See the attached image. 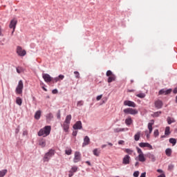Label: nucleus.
Returning <instances> with one entry per match:
<instances>
[{
	"instance_id": "nucleus-4",
	"label": "nucleus",
	"mask_w": 177,
	"mask_h": 177,
	"mask_svg": "<svg viewBox=\"0 0 177 177\" xmlns=\"http://www.w3.org/2000/svg\"><path fill=\"white\" fill-rule=\"evenodd\" d=\"M42 78L44 80L46 84H49V82H53V77H52V76L48 73H42Z\"/></svg>"
},
{
	"instance_id": "nucleus-15",
	"label": "nucleus",
	"mask_w": 177,
	"mask_h": 177,
	"mask_svg": "<svg viewBox=\"0 0 177 177\" xmlns=\"http://www.w3.org/2000/svg\"><path fill=\"white\" fill-rule=\"evenodd\" d=\"M91 143V139L89 136H86L84 138V142L82 143V147H85V146H88Z\"/></svg>"
},
{
	"instance_id": "nucleus-52",
	"label": "nucleus",
	"mask_w": 177,
	"mask_h": 177,
	"mask_svg": "<svg viewBox=\"0 0 177 177\" xmlns=\"http://www.w3.org/2000/svg\"><path fill=\"white\" fill-rule=\"evenodd\" d=\"M57 77L59 81H62V80H64V75H59L57 76Z\"/></svg>"
},
{
	"instance_id": "nucleus-41",
	"label": "nucleus",
	"mask_w": 177,
	"mask_h": 177,
	"mask_svg": "<svg viewBox=\"0 0 177 177\" xmlns=\"http://www.w3.org/2000/svg\"><path fill=\"white\" fill-rule=\"evenodd\" d=\"M24 86V84H23V80H19L18 85L17 86V88H21L23 89Z\"/></svg>"
},
{
	"instance_id": "nucleus-64",
	"label": "nucleus",
	"mask_w": 177,
	"mask_h": 177,
	"mask_svg": "<svg viewBox=\"0 0 177 177\" xmlns=\"http://www.w3.org/2000/svg\"><path fill=\"white\" fill-rule=\"evenodd\" d=\"M157 172H159V174H162V169H158L157 170Z\"/></svg>"
},
{
	"instance_id": "nucleus-19",
	"label": "nucleus",
	"mask_w": 177,
	"mask_h": 177,
	"mask_svg": "<svg viewBox=\"0 0 177 177\" xmlns=\"http://www.w3.org/2000/svg\"><path fill=\"white\" fill-rule=\"evenodd\" d=\"M147 157H148V158L151 160L152 162H156V156H154V154L151 153H148L147 154Z\"/></svg>"
},
{
	"instance_id": "nucleus-17",
	"label": "nucleus",
	"mask_w": 177,
	"mask_h": 177,
	"mask_svg": "<svg viewBox=\"0 0 177 177\" xmlns=\"http://www.w3.org/2000/svg\"><path fill=\"white\" fill-rule=\"evenodd\" d=\"M153 125H154V120H151V122L148 123V129L149 134L153 132Z\"/></svg>"
},
{
	"instance_id": "nucleus-5",
	"label": "nucleus",
	"mask_w": 177,
	"mask_h": 177,
	"mask_svg": "<svg viewBox=\"0 0 177 177\" xmlns=\"http://www.w3.org/2000/svg\"><path fill=\"white\" fill-rule=\"evenodd\" d=\"M171 93H172V88H162L158 91V95H171Z\"/></svg>"
},
{
	"instance_id": "nucleus-21",
	"label": "nucleus",
	"mask_w": 177,
	"mask_h": 177,
	"mask_svg": "<svg viewBox=\"0 0 177 177\" xmlns=\"http://www.w3.org/2000/svg\"><path fill=\"white\" fill-rule=\"evenodd\" d=\"M138 161L140 162H145L146 161V158L145 157V153L138 155Z\"/></svg>"
},
{
	"instance_id": "nucleus-49",
	"label": "nucleus",
	"mask_w": 177,
	"mask_h": 177,
	"mask_svg": "<svg viewBox=\"0 0 177 177\" xmlns=\"http://www.w3.org/2000/svg\"><path fill=\"white\" fill-rule=\"evenodd\" d=\"M23 136H27V135H28V131L27 130H26V129H23Z\"/></svg>"
},
{
	"instance_id": "nucleus-61",
	"label": "nucleus",
	"mask_w": 177,
	"mask_h": 177,
	"mask_svg": "<svg viewBox=\"0 0 177 177\" xmlns=\"http://www.w3.org/2000/svg\"><path fill=\"white\" fill-rule=\"evenodd\" d=\"M140 177H146V171L142 172Z\"/></svg>"
},
{
	"instance_id": "nucleus-44",
	"label": "nucleus",
	"mask_w": 177,
	"mask_h": 177,
	"mask_svg": "<svg viewBox=\"0 0 177 177\" xmlns=\"http://www.w3.org/2000/svg\"><path fill=\"white\" fill-rule=\"evenodd\" d=\"M158 135H160V132L158 131V129H155L153 131V136L155 138H157V136H158Z\"/></svg>"
},
{
	"instance_id": "nucleus-57",
	"label": "nucleus",
	"mask_w": 177,
	"mask_h": 177,
	"mask_svg": "<svg viewBox=\"0 0 177 177\" xmlns=\"http://www.w3.org/2000/svg\"><path fill=\"white\" fill-rule=\"evenodd\" d=\"M85 163L87 164V165H88V167H92V163H91V161L86 160L85 162Z\"/></svg>"
},
{
	"instance_id": "nucleus-2",
	"label": "nucleus",
	"mask_w": 177,
	"mask_h": 177,
	"mask_svg": "<svg viewBox=\"0 0 177 177\" xmlns=\"http://www.w3.org/2000/svg\"><path fill=\"white\" fill-rule=\"evenodd\" d=\"M55 153H56L55 149H49L48 151L44 154L43 158L44 162H49V160H50V158L55 156Z\"/></svg>"
},
{
	"instance_id": "nucleus-42",
	"label": "nucleus",
	"mask_w": 177,
	"mask_h": 177,
	"mask_svg": "<svg viewBox=\"0 0 177 177\" xmlns=\"http://www.w3.org/2000/svg\"><path fill=\"white\" fill-rule=\"evenodd\" d=\"M175 168V165H172V164H170L168 165V171H169L170 172L174 171V169Z\"/></svg>"
},
{
	"instance_id": "nucleus-10",
	"label": "nucleus",
	"mask_w": 177,
	"mask_h": 177,
	"mask_svg": "<svg viewBox=\"0 0 177 177\" xmlns=\"http://www.w3.org/2000/svg\"><path fill=\"white\" fill-rule=\"evenodd\" d=\"M131 163V156L129 155H125L122 158V164L124 165H128Z\"/></svg>"
},
{
	"instance_id": "nucleus-9",
	"label": "nucleus",
	"mask_w": 177,
	"mask_h": 177,
	"mask_svg": "<svg viewBox=\"0 0 177 177\" xmlns=\"http://www.w3.org/2000/svg\"><path fill=\"white\" fill-rule=\"evenodd\" d=\"M138 146H140V147H141L142 149L147 147L148 149H149V150H153V146L149 142H140L138 144Z\"/></svg>"
},
{
	"instance_id": "nucleus-14",
	"label": "nucleus",
	"mask_w": 177,
	"mask_h": 177,
	"mask_svg": "<svg viewBox=\"0 0 177 177\" xmlns=\"http://www.w3.org/2000/svg\"><path fill=\"white\" fill-rule=\"evenodd\" d=\"M156 109L160 110V109H162L163 103L161 100H158L154 103Z\"/></svg>"
},
{
	"instance_id": "nucleus-16",
	"label": "nucleus",
	"mask_w": 177,
	"mask_h": 177,
	"mask_svg": "<svg viewBox=\"0 0 177 177\" xmlns=\"http://www.w3.org/2000/svg\"><path fill=\"white\" fill-rule=\"evenodd\" d=\"M62 128H63V130L65 132H68V129H70V124L68 123H64L61 124Z\"/></svg>"
},
{
	"instance_id": "nucleus-51",
	"label": "nucleus",
	"mask_w": 177,
	"mask_h": 177,
	"mask_svg": "<svg viewBox=\"0 0 177 177\" xmlns=\"http://www.w3.org/2000/svg\"><path fill=\"white\" fill-rule=\"evenodd\" d=\"M75 77V78L79 79L80 78V72L78 71H74Z\"/></svg>"
},
{
	"instance_id": "nucleus-36",
	"label": "nucleus",
	"mask_w": 177,
	"mask_h": 177,
	"mask_svg": "<svg viewBox=\"0 0 177 177\" xmlns=\"http://www.w3.org/2000/svg\"><path fill=\"white\" fill-rule=\"evenodd\" d=\"M8 174V169H3L0 171V177H3Z\"/></svg>"
},
{
	"instance_id": "nucleus-50",
	"label": "nucleus",
	"mask_w": 177,
	"mask_h": 177,
	"mask_svg": "<svg viewBox=\"0 0 177 177\" xmlns=\"http://www.w3.org/2000/svg\"><path fill=\"white\" fill-rule=\"evenodd\" d=\"M52 93L53 95H57V93H59V91L57 90V88H55L52 90Z\"/></svg>"
},
{
	"instance_id": "nucleus-32",
	"label": "nucleus",
	"mask_w": 177,
	"mask_h": 177,
	"mask_svg": "<svg viewBox=\"0 0 177 177\" xmlns=\"http://www.w3.org/2000/svg\"><path fill=\"white\" fill-rule=\"evenodd\" d=\"M16 103L18 104V106H21L23 104V100L20 97H17L16 98Z\"/></svg>"
},
{
	"instance_id": "nucleus-47",
	"label": "nucleus",
	"mask_w": 177,
	"mask_h": 177,
	"mask_svg": "<svg viewBox=\"0 0 177 177\" xmlns=\"http://www.w3.org/2000/svg\"><path fill=\"white\" fill-rule=\"evenodd\" d=\"M57 120H60V118H62V115L60 113V109H59L57 112Z\"/></svg>"
},
{
	"instance_id": "nucleus-54",
	"label": "nucleus",
	"mask_w": 177,
	"mask_h": 177,
	"mask_svg": "<svg viewBox=\"0 0 177 177\" xmlns=\"http://www.w3.org/2000/svg\"><path fill=\"white\" fill-rule=\"evenodd\" d=\"M77 135H78V131H77V130L73 131L72 133V136H74L75 138L77 136Z\"/></svg>"
},
{
	"instance_id": "nucleus-23",
	"label": "nucleus",
	"mask_w": 177,
	"mask_h": 177,
	"mask_svg": "<svg viewBox=\"0 0 177 177\" xmlns=\"http://www.w3.org/2000/svg\"><path fill=\"white\" fill-rule=\"evenodd\" d=\"M165 154L167 157H171V156H172V149H171V148L166 149Z\"/></svg>"
},
{
	"instance_id": "nucleus-39",
	"label": "nucleus",
	"mask_w": 177,
	"mask_h": 177,
	"mask_svg": "<svg viewBox=\"0 0 177 177\" xmlns=\"http://www.w3.org/2000/svg\"><path fill=\"white\" fill-rule=\"evenodd\" d=\"M137 97H140V99H145V97H146V94L143 93H140L137 94Z\"/></svg>"
},
{
	"instance_id": "nucleus-22",
	"label": "nucleus",
	"mask_w": 177,
	"mask_h": 177,
	"mask_svg": "<svg viewBox=\"0 0 177 177\" xmlns=\"http://www.w3.org/2000/svg\"><path fill=\"white\" fill-rule=\"evenodd\" d=\"M116 78L117 77L115 76V75H113L112 76L108 77V83L111 84V82H113V81H115Z\"/></svg>"
},
{
	"instance_id": "nucleus-30",
	"label": "nucleus",
	"mask_w": 177,
	"mask_h": 177,
	"mask_svg": "<svg viewBox=\"0 0 177 177\" xmlns=\"http://www.w3.org/2000/svg\"><path fill=\"white\" fill-rule=\"evenodd\" d=\"M169 143H171V145H172V146H175V145H176V138H171L169 139Z\"/></svg>"
},
{
	"instance_id": "nucleus-28",
	"label": "nucleus",
	"mask_w": 177,
	"mask_h": 177,
	"mask_svg": "<svg viewBox=\"0 0 177 177\" xmlns=\"http://www.w3.org/2000/svg\"><path fill=\"white\" fill-rule=\"evenodd\" d=\"M167 122L169 125H171V124L175 122V119L174 118L168 116L167 118Z\"/></svg>"
},
{
	"instance_id": "nucleus-34",
	"label": "nucleus",
	"mask_w": 177,
	"mask_h": 177,
	"mask_svg": "<svg viewBox=\"0 0 177 177\" xmlns=\"http://www.w3.org/2000/svg\"><path fill=\"white\" fill-rule=\"evenodd\" d=\"M15 92L17 95H21V93H23V88L20 87H16Z\"/></svg>"
},
{
	"instance_id": "nucleus-58",
	"label": "nucleus",
	"mask_w": 177,
	"mask_h": 177,
	"mask_svg": "<svg viewBox=\"0 0 177 177\" xmlns=\"http://www.w3.org/2000/svg\"><path fill=\"white\" fill-rule=\"evenodd\" d=\"M124 143H125V141L120 140L118 142V145H124Z\"/></svg>"
},
{
	"instance_id": "nucleus-13",
	"label": "nucleus",
	"mask_w": 177,
	"mask_h": 177,
	"mask_svg": "<svg viewBox=\"0 0 177 177\" xmlns=\"http://www.w3.org/2000/svg\"><path fill=\"white\" fill-rule=\"evenodd\" d=\"M78 171V167L77 166H73L68 171V177L74 176V174Z\"/></svg>"
},
{
	"instance_id": "nucleus-53",
	"label": "nucleus",
	"mask_w": 177,
	"mask_h": 177,
	"mask_svg": "<svg viewBox=\"0 0 177 177\" xmlns=\"http://www.w3.org/2000/svg\"><path fill=\"white\" fill-rule=\"evenodd\" d=\"M77 106H84V101H82V100L78 101L77 103Z\"/></svg>"
},
{
	"instance_id": "nucleus-1",
	"label": "nucleus",
	"mask_w": 177,
	"mask_h": 177,
	"mask_svg": "<svg viewBox=\"0 0 177 177\" xmlns=\"http://www.w3.org/2000/svg\"><path fill=\"white\" fill-rule=\"evenodd\" d=\"M50 131H52V127L47 125L45 126L43 129H41L38 133L37 135L38 136H49L50 135Z\"/></svg>"
},
{
	"instance_id": "nucleus-35",
	"label": "nucleus",
	"mask_w": 177,
	"mask_h": 177,
	"mask_svg": "<svg viewBox=\"0 0 177 177\" xmlns=\"http://www.w3.org/2000/svg\"><path fill=\"white\" fill-rule=\"evenodd\" d=\"M93 154H94L95 157H99V156H100V151L97 149H95L93 150Z\"/></svg>"
},
{
	"instance_id": "nucleus-26",
	"label": "nucleus",
	"mask_w": 177,
	"mask_h": 177,
	"mask_svg": "<svg viewBox=\"0 0 177 177\" xmlns=\"http://www.w3.org/2000/svg\"><path fill=\"white\" fill-rule=\"evenodd\" d=\"M46 121L50 122L52 121V119L53 118V114L52 113H49L46 115Z\"/></svg>"
},
{
	"instance_id": "nucleus-27",
	"label": "nucleus",
	"mask_w": 177,
	"mask_h": 177,
	"mask_svg": "<svg viewBox=\"0 0 177 177\" xmlns=\"http://www.w3.org/2000/svg\"><path fill=\"white\" fill-rule=\"evenodd\" d=\"M133 122V120H132V118L131 117L127 118L125 120V124L126 125H131Z\"/></svg>"
},
{
	"instance_id": "nucleus-56",
	"label": "nucleus",
	"mask_w": 177,
	"mask_h": 177,
	"mask_svg": "<svg viewBox=\"0 0 177 177\" xmlns=\"http://www.w3.org/2000/svg\"><path fill=\"white\" fill-rule=\"evenodd\" d=\"M103 97V95H100L96 97V100L99 101Z\"/></svg>"
},
{
	"instance_id": "nucleus-6",
	"label": "nucleus",
	"mask_w": 177,
	"mask_h": 177,
	"mask_svg": "<svg viewBox=\"0 0 177 177\" xmlns=\"http://www.w3.org/2000/svg\"><path fill=\"white\" fill-rule=\"evenodd\" d=\"M17 53L18 56L23 57V56H26L27 53L26 52V50H23L21 46H18L17 47Z\"/></svg>"
},
{
	"instance_id": "nucleus-55",
	"label": "nucleus",
	"mask_w": 177,
	"mask_h": 177,
	"mask_svg": "<svg viewBox=\"0 0 177 177\" xmlns=\"http://www.w3.org/2000/svg\"><path fill=\"white\" fill-rule=\"evenodd\" d=\"M20 132V126H17V127L15 129V133L17 135Z\"/></svg>"
},
{
	"instance_id": "nucleus-45",
	"label": "nucleus",
	"mask_w": 177,
	"mask_h": 177,
	"mask_svg": "<svg viewBox=\"0 0 177 177\" xmlns=\"http://www.w3.org/2000/svg\"><path fill=\"white\" fill-rule=\"evenodd\" d=\"M136 150H137V153L139 154H144L143 151H142V149L140 148H139V147H136Z\"/></svg>"
},
{
	"instance_id": "nucleus-3",
	"label": "nucleus",
	"mask_w": 177,
	"mask_h": 177,
	"mask_svg": "<svg viewBox=\"0 0 177 177\" xmlns=\"http://www.w3.org/2000/svg\"><path fill=\"white\" fill-rule=\"evenodd\" d=\"M124 114H131V115H136L138 111V109H132V108H127L123 110Z\"/></svg>"
},
{
	"instance_id": "nucleus-11",
	"label": "nucleus",
	"mask_w": 177,
	"mask_h": 177,
	"mask_svg": "<svg viewBox=\"0 0 177 177\" xmlns=\"http://www.w3.org/2000/svg\"><path fill=\"white\" fill-rule=\"evenodd\" d=\"M80 161H81V153L80 151H75L73 162L77 163L80 162Z\"/></svg>"
},
{
	"instance_id": "nucleus-12",
	"label": "nucleus",
	"mask_w": 177,
	"mask_h": 177,
	"mask_svg": "<svg viewBox=\"0 0 177 177\" xmlns=\"http://www.w3.org/2000/svg\"><path fill=\"white\" fill-rule=\"evenodd\" d=\"M124 106H128V107H136V104L133 102V101L131 100H124Z\"/></svg>"
},
{
	"instance_id": "nucleus-33",
	"label": "nucleus",
	"mask_w": 177,
	"mask_h": 177,
	"mask_svg": "<svg viewBox=\"0 0 177 177\" xmlns=\"http://www.w3.org/2000/svg\"><path fill=\"white\" fill-rule=\"evenodd\" d=\"M162 112L159 111H156L155 113H153V114L151 115V117H153V118H157V117H159L160 114H162Z\"/></svg>"
},
{
	"instance_id": "nucleus-25",
	"label": "nucleus",
	"mask_w": 177,
	"mask_h": 177,
	"mask_svg": "<svg viewBox=\"0 0 177 177\" xmlns=\"http://www.w3.org/2000/svg\"><path fill=\"white\" fill-rule=\"evenodd\" d=\"M41 110H38L35 113V120H39L41 118Z\"/></svg>"
},
{
	"instance_id": "nucleus-38",
	"label": "nucleus",
	"mask_w": 177,
	"mask_h": 177,
	"mask_svg": "<svg viewBox=\"0 0 177 177\" xmlns=\"http://www.w3.org/2000/svg\"><path fill=\"white\" fill-rule=\"evenodd\" d=\"M72 153H73V149H68L65 150V154H66V156H71Z\"/></svg>"
},
{
	"instance_id": "nucleus-59",
	"label": "nucleus",
	"mask_w": 177,
	"mask_h": 177,
	"mask_svg": "<svg viewBox=\"0 0 177 177\" xmlns=\"http://www.w3.org/2000/svg\"><path fill=\"white\" fill-rule=\"evenodd\" d=\"M147 139H150V133H147V131H145Z\"/></svg>"
},
{
	"instance_id": "nucleus-62",
	"label": "nucleus",
	"mask_w": 177,
	"mask_h": 177,
	"mask_svg": "<svg viewBox=\"0 0 177 177\" xmlns=\"http://www.w3.org/2000/svg\"><path fill=\"white\" fill-rule=\"evenodd\" d=\"M173 93L176 94L177 93V87H175L173 90Z\"/></svg>"
},
{
	"instance_id": "nucleus-8",
	"label": "nucleus",
	"mask_w": 177,
	"mask_h": 177,
	"mask_svg": "<svg viewBox=\"0 0 177 177\" xmlns=\"http://www.w3.org/2000/svg\"><path fill=\"white\" fill-rule=\"evenodd\" d=\"M16 26H17V20L12 19L10 22L9 27L10 28H12V34L15 32V30H16Z\"/></svg>"
},
{
	"instance_id": "nucleus-29",
	"label": "nucleus",
	"mask_w": 177,
	"mask_h": 177,
	"mask_svg": "<svg viewBox=\"0 0 177 177\" xmlns=\"http://www.w3.org/2000/svg\"><path fill=\"white\" fill-rule=\"evenodd\" d=\"M165 135H166V136L171 135V127H166L165 129Z\"/></svg>"
},
{
	"instance_id": "nucleus-40",
	"label": "nucleus",
	"mask_w": 177,
	"mask_h": 177,
	"mask_svg": "<svg viewBox=\"0 0 177 177\" xmlns=\"http://www.w3.org/2000/svg\"><path fill=\"white\" fill-rule=\"evenodd\" d=\"M124 151L127 153L128 156H131L132 155V153H133V150L131 149H124Z\"/></svg>"
},
{
	"instance_id": "nucleus-7",
	"label": "nucleus",
	"mask_w": 177,
	"mask_h": 177,
	"mask_svg": "<svg viewBox=\"0 0 177 177\" xmlns=\"http://www.w3.org/2000/svg\"><path fill=\"white\" fill-rule=\"evenodd\" d=\"M73 128L75 131H78L80 129H82V122L81 120L77 121L73 126Z\"/></svg>"
},
{
	"instance_id": "nucleus-43",
	"label": "nucleus",
	"mask_w": 177,
	"mask_h": 177,
	"mask_svg": "<svg viewBox=\"0 0 177 177\" xmlns=\"http://www.w3.org/2000/svg\"><path fill=\"white\" fill-rule=\"evenodd\" d=\"M106 77H111L114 75V73H113V72L111 70H109L106 71Z\"/></svg>"
},
{
	"instance_id": "nucleus-24",
	"label": "nucleus",
	"mask_w": 177,
	"mask_h": 177,
	"mask_svg": "<svg viewBox=\"0 0 177 177\" xmlns=\"http://www.w3.org/2000/svg\"><path fill=\"white\" fill-rule=\"evenodd\" d=\"M71 118H72V116H71V115H68L66 117V118H65V120H64V123L65 124H71Z\"/></svg>"
},
{
	"instance_id": "nucleus-63",
	"label": "nucleus",
	"mask_w": 177,
	"mask_h": 177,
	"mask_svg": "<svg viewBox=\"0 0 177 177\" xmlns=\"http://www.w3.org/2000/svg\"><path fill=\"white\" fill-rule=\"evenodd\" d=\"M157 177H165V174L162 173V174H160L159 176H158Z\"/></svg>"
},
{
	"instance_id": "nucleus-31",
	"label": "nucleus",
	"mask_w": 177,
	"mask_h": 177,
	"mask_svg": "<svg viewBox=\"0 0 177 177\" xmlns=\"http://www.w3.org/2000/svg\"><path fill=\"white\" fill-rule=\"evenodd\" d=\"M140 139V131H138L134 135V140H136V142H138Z\"/></svg>"
},
{
	"instance_id": "nucleus-18",
	"label": "nucleus",
	"mask_w": 177,
	"mask_h": 177,
	"mask_svg": "<svg viewBox=\"0 0 177 177\" xmlns=\"http://www.w3.org/2000/svg\"><path fill=\"white\" fill-rule=\"evenodd\" d=\"M125 131H128V128H116L114 129L113 132L115 133H119V132H125Z\"/></svg>"
},
{
	"instance_id": "nucleus-20",
	"label": "nucleus",
	"mask_w": 177,
	"mask_h": 177,
	"mask_svg": "<svg viewBox=\"0 0 177 177\" xmlns=\"http://www.w3.org/2000/svg\"><path fill=\"white\" fill-rule=\"evenodd\" d=\"M39 146H41V147H45L46 146V140L41 138L39 140Z\"/></svg>"
},
{
	"instance_id": "nucleus-60",
	"label": "nucleus",
	"mask_w": 177,
	"mask_h": 177,
	"mask_svg": "<svg viewBox=\"0 0 177 177\" xmlns=\"http://www.w3.org/2000/svg\"><path fill=\"white\" fill-rule=\"evenodd\" d=\"M59 80V77H56L55 78H53V82H58Z\"/></svg>"
},
{
	"instance_id": "nucleus-37",
	"label": "nucleus",
	"mask_w": 177,
	"mask_h": 177,
	"mask_svg": "<svg viewBox=\"0 0 177 177\" xmlns=\"http://www.w3.org/2000/svg\"><path fill=\"white\" fill-rule=\"evenodd\" d=\"M16 70H17V73L18 74H21V73H23V71H24V69L21 66L17 67Z\"/></svg>"
},
{
	"instance_id": "nucleus-48",
	"label": "nucleus",
	"mask_w": 177,
	"mask_h": 177,
	"mask_svg": "<svg viewBox=\"0 0 177 177\" xmlns=\"http://www.w3.org/2000/svg\"><path fill=\"white\" fill-rule=\"evenodd\" d=\"M41 85H44L43 86H41V88L43 89V91H44L45 92H48V89L46 88V85H45V84L44 83H41Z\"/></svg>"
},
{
	"instance_id": "nucleus-46",
	"label": "nucleus",
	"mask_w": 177,
	"mask_h": 177,
	"mask_svg": "<svg viewBox=\"0 0 177 177\" xmlns=\"http://www.w3.org/2000/svg\"><path fill=\"white\" fill-rule=\"evenodd\" d=\"M140 174V172H139V171H136L133 172V177H139Z\"/></svg>"
}]
</instances>
